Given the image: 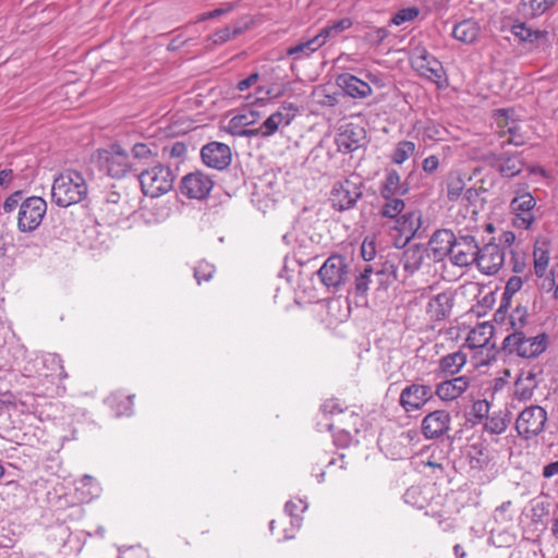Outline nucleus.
Here are the masks:
<instances>
[{
    "mask_svg": "<svg viewBox=\"0 0 558 558\" xmlns=\"http://www.w3.org/2000/svg\"><path fill=\"white\" fill-rule=\"evenodd\" d=\"M381 199H383V204L379 208V215L383 218L393 220L403 214V211L405 209V203L402 199V196L393 195L388 198H381Z\"/></svg>",
    "mask_w": 558,
    "mask_h": 558,
    "instance_id": "obj_36",
    "label": "nucleus"
},
{
    "mask_svg": "<svg viewBox=\"0 0 558 558\" xmlns=\"http://www.w3.org/2000/svg\"><path fill=\"white\" fill-rule=\"evenodd\" d=\"M96 161L101 171L111 178H123L131 168L128 151L120 144H112L109 148L98 149Z\"/></svg>",
    "mask_w": 558,
    "mask_h": 558,
    "instance_id": "obj_5",
    "label": "nucleus"
},
{
    "mask_svg": "<svg viewBox=\"0 0 558 558\" xmlns=\"http://www.w3.org/2000/svg\"><path fill=\"white\" fill-rule=\"evenodd\" d=\"M428 257L427 250L421 245H412L402 252L399 258V266L392 262H386L383 268L376 272L377 276L387 275V281L404 280L415 275L425 264Z\"/></svg>",
    "mask_w": 558,
    "mask_h": 558,
    "instance_id": "obj_3",
    "label": "nucleus"
},
{
    "mask_svg": "<svg viewBox=\"0 0 558 558\" xmlns=\"http://www.w3.org/2000/svg\"><path fill=\"white\" fill-rule=\"evenodd\" d=\"M337 429V434L335 435V444L340 447H347L350 445L352 439V432L347 427H333Z\"/></svg>",
    "mask_w": 558,
    "mask_h": 558,
    "instance_id": "obj_54",
    "label": "nucleus"
},
{
    "mask_svg": "<svg viewBox=\"0 0 558 558\" xmlns=\"http://www.w3.org/2000/svg\"><path fill=\"white\" fill-rule=\"evenodd\" d=\"M545 478H551L558 474V460L546 464L542 472Z\"/></svg>",
    "mask_w": 558,
    "mask_h": 558,
    "instance_id": "obj_64",
    "label": "nucleus"
},
{
    "mask_svg": "<svg viewBox=\"0 0 558 558\" xmlns=\"http://www.w3.org/2000/svg\"><path fill=\"white\" fill-rule=\"evenodd\" d=\"M361 255L364 260H372L376 255L375 244L373 241H364L361 246Z\"/></svg>",
    "mask_w": 558,
    "mask_h": 558,
    "instance_id": "obj_57",
    "label": "nucleus"
},
{
    "mask_svg": "<svg viewBox=\"0 0 558 558\" xmlns=\"http://www.w3.org/2000/svg\"><path fill=\"white\" fill-rule=\"evenodd\" d=\"M336 83L351 98H366L373 92L368 83L349 73L339 74Z\"/></svg>",
    "mask_w": 558,
    "mask_h": 558,
    "instance_id": "obj_27",
    "label": "nucleus"
},
{
    "mask_svg": "<svg viewBox=\"0 0 558 558\" xmlns=\"http://www.w3.org/2000/svg\"><path fill=\"white\" fill-rule=\"evenodd\" d=\"M214 187L213 179L202 171L187 173L181 181V193L192 199H205Z\"/></svg>",
    "mask_w": 558,
    "mask_h": 558,
    "instance_id": "obj_14",
    "label": "nucleus"
},
{
    "mask_svg": "<svg viewBox=\"0 0 558 558\" xmlns=\"http://www.w3.org/2000/svg\"><path fill=\"white\" fill-rule=\"evenodd\" d=\"M480 246L473 235H460L457 238L450 253V260L459 267H466L476 262Z\"/></svg>",
    "mask_w": 558,
    "mask_h": 558,
    "instance_id": "obj_17",
    "label": "nucleus"
},
{
    "mask_svg": "<svg viewBox=\"0 0 558 558\" xmlns=\"http://www.w3.org/2000/svg\"><path fill=\"white\" fill-rule=\"evenodd\" d=\"M439 167V159L435 155H430L423 160L422 168L426 173L435 172Z\"/></svg>",
    "mask_w": 558,
    "mask_h": 558,
    "instance_id": "obj_58",
    "label": "nucleus"
},
{
    "mask_svg": "<svg viewBox=\"0 0 558 558\" xmlns=\"http://www.w3.org/2000/svg\"><path fill=\"white\" fill-rule=\"evenodd\" d=\"M433 397L432 386L411 384L402 389L399 403L405 412H412L422 409Z\"/></svg>",
    "mask_w": 558,
    "mask_h": 558,
    "instance_id": "obj_15",
    "label": "nucleus"
},
{
    "mask_svg": "<svg viewBox=\"0 0 558 558\" xmlns=\"http://www.w3.org/2000/svg\"><path fill=\"white\" fill-rule=\"evenodd\" d=\"M511 33L520 41L534 43L541 38L542 32L527 27L523 22H517L511 26Z\"/></svg>",
    "mask_w": 558,
    "mask_h": 558,
    "instance_id": "obj_41",
    "label": "nucleus"
},
{
    "mask_svg": "<svg viewBox=\"0 0 558 558\" xmlns=\"http://www.w3.org/2000/svg\"><path fill=\"white\" fill-rule=\"evenodd\" d=\"M535 384V376L529 373L526 377H520L514 384V396L519 400H529L533 396Z\"/></svg>",
    "mask_w": 558,
    "mask_h": 558,
    "instance_id": "obj_38",
    "label": "nucleus"
},
{
    "mask_svg": "<svg viewBox=\"0 0 558 558\" xmlns=\"http://www.w3.org/2000/svg\"><path fill=\"white\" fill-rule=\"evenodd\" d=\"M88 189L84 177L74 170H68L54 178L51 187V201L66 208L86 198Z\"/></svg>",
    "mask_w": 558,
    "mask_h": 558,
    "instance_id": "obj_2",
    "label": "nucleus"
},
{
    "mask_svg": "<svg viewBox=\"0 0 558 558\" xmlns=\"http://www.w3.org/2000/svg\"><path fill=\"white\" fill-rule=\"evenodd\" d=\"M466 361V353L460 350L441 356L438 361V376L453 377L461 372Z\"/></svg>",
    "mask_w": 558,
    "mask_h": 558,
    "instance_id": "obj_29",
    "label": "nucleus"
},
{
    "mask_svg": "<svg viewBox=\"0 0 558 558\" xmlns=\"http://www.w3.org/2000/svg\"><path fill=\"white\" fill-rule=\"evenodd\" d=\"M495 120L500 137L509 135V138L505 142L507 144H512L514 146H521L524 144V136L521 133L520 124L510 119L508 114V110L499 109L495 113Z\"/></svg>",
    "mask_w": 558,
    "mask_h": 558,
    "instance_id": "obj_21",
    "label": "nucleus"
},
{
    "mask_svg": "<svg viewBox=\"0 0 558 558\" xmlns=\"http://www.w3.org/2000/svg\"><path fill=\"white\" fill-rule=\"evenodd\" d=\"M352 25L353 21L350 17L329 21L315 36L319 39L323 47L327 41L337 38L340 34L351 28Z\"/></svg>",
    "mask_w": 558,
    "mask_h": 558,
    "instance_id": "obj_31",
    "label": "nucleus"
},
{
    "mask_svg": "<svg viewBox=\"0 0 558 558\" xmlns=\"http://www.w3.org/2000/svg\"><path fill=\"white\" fill-rule=\"evenodd\" d=\"M363 183L359 178L350 177L336 182L330 192L329 202L338 211H345L355 207L363 196Z\"/></svg>",
    "mask_w": 558,
    "mask_h": 558,
    "instance_id": "obj_6",
    "label": "nucleus"
},
{
    "mask_svg": "<svg viewBox=\"0 0 558 558\" xmlns=\"http://www.w3.org/2000/svg\"><path fill=\"white\" fill-rule=\"evenodd\" d=\"M468 456L470 458V465L472 469L482 470L489 462L488 454L485 453L480 446H472Z\"/></svg>",
    "mask_w": 558,
    "mask_h": 558,
    "instance_id": "obj_47",
    "label": "nucleus"
},
{
    "mask_svg": "<svg viewBox=\"0 0 558 558\" xmlns=\"http://www.w3.org/2000/svg\"><path fill=\"white\" fill-rule=\"evenodd\" d=\"M81 484L83 487L85 486H92V494L94 495H99L101 488L99 486V483L92 476V475H88V474H85L82 478H81Z\"/></svg>",
    "mask_w": 558,
    "mask_h": 558,
    "instance_id": "obj_59",
    "label": "nucleus"
},
{
    "mask_svg": "<svg viewBox=\"0 0 558 558\" xmlns=\"http://www.w3.org/2000/svg\"><path fill=\"white\" fill-rule=\"evenodd\" d=\"M201 157L208 168L223 170L231 163L232 154L227 144L210 142L201 149Z\"/></svg>",
    "mask_w": 558,
    "mask_h": 558,
    "instance_id": "obj_18",
    "label": "nucleus"
},
{
    "mask_svg": "<svg viewBox=\"0 0 558 558\" xmlns=\"http://www.w3.org/2000/svg\"><path fill=\"white\" fill-rule=\"evenodd\" d=\"M364 140L363 128L353 124L345 125L344 129L337 134L336 145L342 154H349L362 146Z\"/></svg>",
    "mask_w": 558,
    "mask_h": 558,
    "instance_id": "obj_26",
    "label": "nucleus"
},
{
    "mask_svg": "<svg viewBox=\"0 0 558 558\" xmlns=\"http://www.w3.org/2000/svg\"><path fill=\"white\" fill-rule=\"evenodd\" d=\"M511 333L502 341V349L523 359L539 356L548 345V336L537 332L525 307L518 306L509 316Z\"/></svg>",
    "mask_w": 558,
    "mask_h": 558,
    "instance_id": "obj_1",
    "label": "nucleus"
},
{
    "mask_svg": "<svg viewBox=\"0 0 558 558\" xmlns=\"http://www.w3.org/2000/svg\"><path fill=\"white\" fill-rule=\"evenodd\" d=\"M484 427L488 433L499 435L507 429L508 420L501 415L494 414L485 420Z\"/></svg>",
    "mask_w": 558,
    "mask_h": 558,
    "instance_id": "obj_48",
    "label": "nucleus"
},
{
    "mask_svg": "<svg viewBox=\"0 0 558 558\" xmlns=\"http://www.w3.org/2000/svg\"><path fill=\"white\" fill-rule=\"evenodd\" d=\"M464 191V182L460 178L449 180L447 184V197L449 201H457Z\"/></svg>",
    "mask_w": 558,
    "mask_h": 558,
    "instance_id": "obj_51",
    "label": "nucleus"
},
{
    "mask_svg": "<svg viewBox=\"0 0 558 558\" xmlns=\"http://www.w3.org/2000/svg\"><path fill=\"white\" fill-rule=\"evenodd\" d=\"M135 398V393L116 391L107 398V403L116 416H130L134 413Z\"/></svg>",
    "mask_w": 558,
    "mask_h": 558,
    "instance_id": "obj_30",
    "label": "nucleus"
},
{
    "mask_svg": "<svg viewBox=\"0 0 558 558\" xmlns=\"http://www.w3.org/2000/svg\"><path fill=\"white\" fill-rule=\"evenodd\" d=\"M536 201L529 192L515 196L511 203L510 208L513 214L512 223L515 228L527 230L532 227L535 216L533 209Z\"/></svg>",
    "mask_w": 558,
    "mask_h": 558,
    "instance_id": "obj_13",
    "label": "nucleus"
},
{
    "mask_svg": "<svg viewBox=\"0 0 558 558\" xmlns=\"http://www.w3.org/2000/svg\"><path fill=\"white\" fill-rule=\"evenodd\" d=\"M488 165L494 168L502 178L511 179L520 174L524 167V161L520 154H489L485 157Z\"/></svg>",
    "mask_w": 558,
    "mask_h": 558,
    "instance_id": "obj_16",
    "label": "nucleus"
},
{
    "mask_svg": "<svg viewBox=\"0 0 558 558\" xmlns=\"http://www.w3.org/2000/svg\"><path fill=\"white\" fill-rule=\"evenodd\" d=\"M214 274L215 266L205 260L198 262L194 268V278L198 284H201L202 281H209Z\"/></svg>",
    "mask_w": 558,
    "mask_h": 558,
    "instance_id": "obj_49",
    "label": "nucleus"
},
{
    "mask_svg": "<svg viewBox=\"0 0 558 558\" xmlns=\"http://www.w3.org/2000/svg\"><path fill=\"white\" fill-rule=\"evenodd\" d=\"M409 191V183L401 180V175L396 169H385L384 178L379 182L380 198H388L393 195L404 196Z\"/></svg>",
    "mask_w": 558,
    "mask_h": 558,
    "instance_id": "obj_23",
    "label": "nucleus"
},
{
    "mask_svg": "<svg viewBox=\"0 0 558 558\" xmlns=\"http://www.w3.org/2000/svg\"><path fill=\"white\" fill-rule=\"evenodd\" d=\"M523 279L518 276H512L508 279L505 291L502 293L500 310L508 307L512 296L522 289Z\"/></svg>",
    "mask_w": 558,
    "mask_h": 558,
    "instance_id": "obj_43",
    "label": "nucleus"
},
{
    "mask_svg": "<svg viewBox=\"0 0 558 558\" xmlns=\"http://www.w3.org/2000/svg\"><path fill=\"white\" fill-rule=\"evenodd\" d=\"M527 267L526 256L524 254L511 251V268L515 274H523Z\"/></svg>",
    "mask_w": 558,
    "mask_h": 558,
    "instance_id": "obj_53",
    "label": "nucleus"
},
{
    "mask_svg": "<svg viewBox=\"0 0 558 558\" xmlns=\"http://www.w3.org/2000/svg\"><path fill=\"white\" fill-rule=\"evenodd\" d=\"M393 229L399 233L396 245L404 246L417 233L422 223V215L417 210L407 211L393 219Z\"/></svg>",
    "mask_w": 558,
    "mask_h": 558,
    "instance_id": "obj_20",
    "label": "nucleus"
},
{
    "mask_svg": "<svg viewBox=\"0 0 558 558\" xmlns=\"http://www.w3.org/2000/svg\"><path fill=\"white\" fill-rule=\"evenodd\" d=\"M259 75L257 72L255 73H252L251 75H248L246 78L244 80H241L238 84H236V88L240 90V92H244L246 89H248L252 85H254L257 80H258Z\"/></svg>",
    "mask_w": 558,
    "mask_h": 558,
    "instance_id": "obj_60",
    "label": "nucleus"
},
{
    "mask_svg": "<svg viewBox=\"0 0 558 558\" xmlns=\"http://www.w3.org/2000/svg\"><path fill=\"white\" fill-rule=\"evenodd\" d=\"M457 236L451 230L440 229L433 233L428 245L435 260H441L446 256H450Z\"/></svg>",
    "mask_w": 558,
    "mask_h": 558,
    "instance_id": "obj_25",
    "label": "nucleus"
},
{
    "mask_svg": "<svg viewBox=\"0 0 558 558\" xmlns=\"http://www.w3.org/2000/svg\"><path fill=\"white\" fill-rule=\"evenodd\" d=\"M154 198H149V202L142 205V218L147 223H158L166 220L170 215V207L163 202H153Z\"/></svg>",
    "mask_w": 558,
    "mask_h": 558,
    "instance_id": "obj_33",
    "label": "nucleus"
},
{
    "mask_svg": "<svg viewBox=\"0 0 558 558\" xmlns=\"http://www.w3.org/2000/svg\"><path fill=\"white\" fill-rule=\"evenodd\" d=\"M230 10H231V8H228V9L218 8L213 11L201 14L199 17L197 19V21L203 22V21H207L210 19H215V17H218V16L227 13Z\"/></svg>",
    "mask_w": 558,
    "mask_h": 558,
    "instance_id": "obj_62",
    "label": "nucleus"
},
{
    "mask_svg": "<svg viewBox=\"0 0 558 558\" xmlns=\"http://www.w3.org/2000/svg\"><path fill=\"white\" fill-rule=\"evenodd\" d=\"M187 151L186 145L182 142H175L170 148V156L181 158L185 156Z\"/></svg>",
    "mask_w": 558,
    "mask_h": 558,
    "instance_id": "obj_63",
    "label": "nucleus"
},
{
    "mask_svg": "<svg viewBox=\"0 0 558 558\" xmlns=\"http://www.w3.org/2000/svg\"><path fill=\"white\" fill-rule=\"evenodd\" d=\"M322 48L319 39L316 36L302 37L294 44L286 49L287 57L291 58L293 62H299L308 59L314 52Z\"/></svg>",
    "mask_w": 558,
    "mask_h": 558,
    "instance_id": "obj_28",
    "label": "nucleus"
},
{
    "mask_svg": "<svg viewBox=\"0 0 558 558\" xmlns=\"http://www.w3.org/2000/svg\"><path fill=\"white\" fill-rule=\"evenodd\" d=\"M173 173L169 167L157 163L142 170V194L149 198H158L173 186Z\"/></svg>",
    "mask_w": 558,
    "mask_h": 558,
    "instance_id": "obj_4",
    "label": "nucleus"
},
{
    "mask_svg": "<svg viewBox=\"0 0 558 558\" xmlns=\"http://www.w3.org/2000/svg\"><path fill=\"white\" fill-rule=\"evenodd\" d=\"M21 198H22L21 191H16V192L12 193L10 196H8L3 203L4 213H11L12 210H14L16 208V206L19 205Z\"/></svg>",
    "mask_w": 558,
    "mask_h": 558,
    "instance_id": "obj_56",
    "label": "nucleus"
},
{
    "mask_svg": "<svg viewBox=\"0 0 558 558\" xmlns=\"http://www.w3.org/2000/svg\"><path fill=\"white\" fill-rule=\"evenodd\" d=\"M322 411L325 415H330L336 418L343 414L347 410H343L338 400H327L322 405Z\"/></svg>",
    "mask_w": 558,
    "mask_h": 558,
    "instance_id": "obj_52",
    "label": "nucleus"
},
{
    "mask_svg": "<svg viewBox=\"0 0 558 558\" xmlns=\"http://www.w3.org/2000/svg\"><path fill=\"white\" fill-rule=\"evenodd\" d=\"M306 508H307V504L304 500H302V499H299L298 504L292 501V500H290L284 506L286 512L290 517H292V518H296L298 517L296 510H300L301 512H303V511L306 510Z\"/></svg>",
    "mask_w": 558,
    "mask_h": 558,
    "instance_id": "obj_55",
    "label": "nucleus"
},
{
    "mask_svg": "<svg viewBox=\"0 0 558 558\" xmlns=\"http://www.w3.org/2000/svg\"><path fill=\"white\" fill-rule=\"evenodd\" d=\"M480 35V26L473 20H463L456 24L452 29V36L464 44L474 43Z\"/></svg>",
    "mask_w": 558,
    "mask_h": 558,
    "instance_id": "obj_34",
    "label": "nucleus"
},
{
    "mask_svg": "<svg viewBox=\"0 0 558 558\" xmlns=\"http://www.w3.org/2000/svg\"><path fill=\"white\" fill-rule=\"evenodd\" d=\"M14 173L12 169L4 168L0 170V186L3 189L10 187Z\"/></svg>",
    "mask_w": 558,
    "mask_h": 558,
    "instance_id": "obj_61",
    "label": "nucleus"
},
{
    "mask_svg": "<svg viewBox=\"0 0 558 558\" xmlns=\"http://www.w3.org/2000/svg\"><path fill=\"white\" fill-rule=\"evenodd\" d=\"M550 248L545 241H536L533 247V266L537 278H543L549 265Z\"/></svg>",
    "mask_w": 558,
    "mask_h": 558,
    "instance_id": "obj_32",
    "label": "nucleus"
},
{
    "mask_svg": "<svg viewBox=\"0 0 558 558\" xmlns=\"http://www.w3.org/2000/svg\"><path fill=\"white\" fill-rule=\"evenodd\" d=\"M374 270L371 265H366L363 270L360 272L359 276H356L354 280V290L355 293L359 295H365L366 292L369 289L371 283V276L373 275Z\"/></svg>",
    "mask_w": 558,
    "mask_h": 558,
    "instance_id": "obj_45",
    "label": "nucleus"
},
{
    "mask_svg": "<svg viewBox=\"0 0 558 558\" xmlns=\"http://www.w3.org/2000/svg\"><path fill=\"white\" fill-rule=\"evenodd\" d=\"M490 404L487 400H476L470 411V421L475 425L488 417Z\"/></svg>",
    "mask_w": 558,
    "mask_h": 558,
    "instance_id": "obj_44",
    "label": "nucleus"
},
{
    "mask_svg": "<svg viewBox=\"0 0 558 558\" xmlns=\"http://www.w3.org/2000/svg\"><path fill=\"white\" fill-rule=\"evenodd\" d=\"M259 119V112L253 109H246L242 113H239L231 118L229 121V128L235 135L244 136L240 131L248 130L246 126L255 124Z\"/></svg>",
    "mask_w": 558,
    "mask_h": 558,
    "instance_id": "obj_35",
    "label": "nucleus"
},
{
    "mask_svg": "<svg viewBox=\"0 0 558 558\" xmlns=\"http://www.w3.org/2000/svg\"><path fill=\"white\" fill-rule=\"evenodd\" d=\"M247 24L236 22L231 26H226L219 31H217L213 36V41L215 45H221L232 38H235L238 35L242 34L244 29H246Z\"/></svg>",
    "mask_w": 558,
    "mask_h": 558,
    "instance_id": "obj_40",
    "label": "nucleus"
},
{
    "mask_svg": "<svg viewBox=\"0 0 558 558\" xmlns=\"http://www.w3.org/2000/svg\"><path fill=\"white\" fill-rule=\"evenodd\" d=\"M506 251L496 243H488L480 247L476 257L478 270L487 276L496 275L505 264Z\"/></svg>",
    "mask_w": 558,
    "mask_h": 558,
    "instance_id": "obj_11",
    "label": "nucleus"
},
{
    "mask_svg": "<svg viewBox=\"0 0 558 558\" xmlns=\"http://www.w3.org/2000/svg\"><path fill=\"white\" fill-rule=\"evenodd\" d=\"M411 64L420 75L433 82L439 81L444 75L442 64L423 47L413 50Z\"/></svg>",
    "mask_w": 558,
    "mask_h": 558,
    "instance_id": "obj_12",
    "label": "nucleus"
},
{
    "mask_svg": "<svg viewBox=\"0 0 558 558\" xmlns=\"http://www.w3.org/2000/svg\"><path fill=\"white\" fill-rule=\"evenodd\" d=\"M471 379L468 376L452 377L436 385L434 395L442 401H452L461 397L470 387Z\"/></svg>",
    "mask_w": 558,
    "mask_h": 558,
    "instance_id": "obj_22",
    "label": "nucleus"
},
{
    "mask_svg": "<svg viewBox=\"0 0 558 558\" xmlns=\"http://www.w3.org/2000/svg\"><path fill=\"white\" fill-rule=\"evenodd\" d=\"M557 0H521L520 10L524 15L538 16L545 13Z\"/></svg>",
    "mask_w": 558,
    "mask_h": 558,
    "instance_id": "obj_37",
    "label": "nucleus"
},
{
    "mask_svg": "<svg viewBox=\"0 0 558 558\" xmlns=\"http://www.w3.org/2000/svg\"><path fill=\"white\" fill-rule=\"evenodd\" d=\"M420 15V9L409 7L400 9L390 20L391 25L401 26L407 22L414 21Z\"/></svg>",
    "mask_w": 558,
    "mask_h": 558,
    "instance_id": "obj_46",
    "label": "nucleus"
},
{
    "mask_svg": "<svg viewBox=\"0 0 558 558\" xmlns=\"http://www.w3.org/2000/svg\"><path fill=\"white\" fill-rule=\"evenodd\" d=\"M547 421L548 416L544 408L530 405L518 415L515 429L522 439L530 440L544 432Z\"/></svg>",
    "mask_w": 558,
    "mask_h": 558,
    "instance_id": "obj_7",
    "label": "nucleus"
},
{
    "mask_svg": "<svg viewBox=\"0 0 558 558\" xmlns=\"http://www.w3.org/2000/svg\"><path fill=\"white\" fill-rule=\"evenodd\" d=\"M47 213V203L39 196L24 199L19 208L17 229L23 233H31L38 229Z\"/></svg>",
    "mask_w": 558,
    "mask_h": 558,
    "instance_id": "obj_9",
    "label": "nucleus"
},
{
    "mask_svg": "<svg viewBox=\"0 0 558 558\" xmlns=\"http://www.w3.org/2000/svg\"><path fill=\"white\" fill-rule=\"evenodd\" d=\"M415 144L411 141H402L396 146L391 160L396 165H402L409 157L415 153Z\"/></svg>",
    "mask_w": 558,
    "mask_h": 558,
    "instance_id": "obj_42",
    "label": "nucleus"
},
{
    "mask_svg": "<svg viewBox=\"0 0 558 558\" xmlns=\"http://www.w3.org/2000/svg\"><path fill=\"white\" fill-rule=\"evenodd\" d=\"M317 276L327 289L338 291L349 278L348 259L339 254L330 255L317 270Z\"/></svg>",
    "mask_w": 558,
    "mask_h": 558,
    "instance_id": "obj_8",
    "label": "nucleus"
},
{
    "mask_svg": "<svg viewBox=\"0 0 558 558\" xmlns=\"http://www.w3.org/2000/svg\"><path fill=\"white\" fill-rule=\"evenodd\" d=\"M361 417L354 413L353 411H345L339 417L332 418L330 423L327 424L329 430H333V427H347L350 428L351 432H359Z\"/></svg>",
    "mask_w": 558,
    "mask_h": 558,
    "instance_id": "obj_39",
    "label": "nucleus"
},
{
    "mask_svg": "<svg viewBox=\"0 0 558 558\" xmlns=\"http://www.w3.org/2000/svg\"><path fill=\"white\" fill-rule=\"evenodd\" d=\"M298 106L293 102H284L276 112L271 113L258 128L240 131L246 137L274 135L281 125H289L296 116Z\"/></svg>",
    "mask_w": 558,
    "mask_h": 558,
    "instance_id": "obj_10",
    "label": "nucleus"
},
{
    "mask_svg": "<svg viewBox=\"0 0 558 558\" xmlns=\"http://www.w3.org/2000/svg\"><path fill=\"white\" fill-rule=\"evenodd\" d=\"M450 424L451 415L448 411L435 410L422 420L421 428L426 439H437L450 429Z\"/></svg>",
    "mask_w": 558,
    "mask_h": 558,
    "instance_id": "obj_19",
    "label": "nucleus"
},
{
    "mask_svg": "<svg viewBox=\"0 0 558 558\" xmlns=\"http://www.w3.org/2000/svg\"><path fill=\"white\" fill-rule=\"evenodd\" d=\"M389 35L386 27H373L365 33V40L372 46L380 45Z\"/></svg>",
    "mask_w": 558,
    "mask_h": 558,
    "instance_id": "obj_50",
    "label": "nucleus"
},
{
    "mask_svg": "<svg viewBox=\"0 0 558 558\" xmlns=\"http://www.w3.org/2000/svg\"><path fill=\"white\" fill-rule=\"evenodd\" d=\"M453 301V294L450 291L434 295L426 306V313L429 319L434 322L446 319L452 311Z\"/></svg>",
    "mask_w": 558,
    "mask_h": 558,
    "instance_id": "obj_24",
    "label": "nucleus"
}]
</instances>
